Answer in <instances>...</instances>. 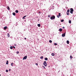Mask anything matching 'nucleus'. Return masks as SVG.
<instances>
[{
	"instance_id": "31",
	"label": "nucleus",
	"mask_w": 76,
	"mask_h": 76,
	"mask_svg": "<svg viewBox=\"0 0 76 76\" xmlns=\"http://www.w3.org/2000/svg\"><path fill=\"white\" fill-rule=\"evenodd\" d=\"M43 67L44 69H45V67L44 66H42Z\"/></svg>"
},
{
	"instance_id": "12",
	"label": "nucleus",
	"mask_w": 76,
	"mask_h": 76,
	"mask_svg": "<svg viewBox=\"0 0 76 76\" xmlns=\"http://www.w3.org/2000/svg\"><path fill=\"white\" fill-rule=\"evenodd\" d=\"M66 42L68 44H69V40H67Z\"/></svg>"
},
{
	"instance_id": "42",
	"label": "nucleus",
	"mask_w": 76,
	"mask_h": 76,
	"mask_svg": "<svg viewBox=\"0 0 76 76\" xmlns=\"http://www.w3.org/2000/svg\"><path fill=\"white\" fill-rule=\"evenodd\" d=\"M49 67H50V66H49Z\"/></svg>"
},
{
	"instance_id": "15",
	"label": "nucleus",
	"mask_w": 76,
	"mask_h": 76,
	"mask_svg": "<svg viewBox=\"0 0 76 76\" xmlns=\"http://www.w3.org/2000/svg\"><path fill=\"white\" fill-rule=\"evenodd\" d=\"M26 17V15H25V16H24L23 18V19H25V17Z\"/></svg>"
},
{
	"instance_id": "27",
	"label": "nucleus",
	"mask_w": 76,
	"mask_h": 76,
	"mask_svg": "<svg viewBox=\"0 0 76 76\" xmlns=\"http://www.w3.org/2000/svg\"><path fill=\"white\" fill-rule=\"evenodd\" d=\"M54 45H57V43H54Z\"/></svg>"
},
{
	"instance_id": "4",
	"label": "nucleus",
	"mask_w": 76,
	"mask_h": 76,
	"mask_svg": "<svg viewBox=\"0 0 76 76\" xmlns=\"http://www.w3.org/2000/svg\"><path fill=\"white\" fill-rule=\"evenodd\" d=\"M27 58V56H25L23 58V60H25V59H26Z\"/></svg>"
},
{
	"instance_id": "6",
	"label": "nucleus",
	"mask_w": 76,
	"mask_h": 76,
	"mask_svg": "<svg viewBox=\"0 0 76 76\" xmlns=\"http://www.w3.org/2000/svg\"><path fill=\"white\" fill-rule=\"evenodd\" d=\"M7 26H5L4 27V30H5V29H7Z\"/></svg>"
},
{
	"instance_id": "1",
	"label": "nucleus",
	"mask_w": 76,
	"mask_h": 76,
	"mask_svg": "<svg viewBox=\"0 0 76 76\" xmlns=\"http://www.w3.org/2000/svg\"><path fill=\"white\" fill-rule=\"evenodd\" d=\"M55 19V16H53L50 17V19L51 20H53V19Z\"/></svg>"
},
{
	"instance_id": "32",
	"label": "nucleus",
	"mask_w": 76,
	"mask_h": 76,
	"mask_svg": "<svg viewBox=\"0 0 76 76\" xmlns=\"http://www.w3.org/2000/svg\"><path fill=\"white\" fill-rule=\"evenodd\" d=\"M35 64L36 65H37V66H38V63H36Z\"/></svg>"
},
{
	"instance_id": "19",
	"label": "nucleus",
	"mask_w": 76,
	"mask_h": 76,
	"mask_svg": "<svg viewBox=\"0 0 76 76\" xmlns=\"http://www.w3.org/2000/svg\"><path fill=\"white\" fill-rule=\"evenodd\" d=\"M8 61H7V62L6 63V64H9V62H8Z\"/></svg>"
},
{
	"instance_id": "38",
	"label": "nucleus",
	"mask_w": 76,
	"mask_h": 76,
	"mask_svg": "<svg viewBox=\"0 0 76 76\" xmlns=\"http://www.w3.org/2000/svg\"><path fill=\"white\" fill-rule=\"evenodd\" d=\"M9 72H10V69L9 70Z\"/></svg>"
},
{
	"instance_id": "40",
	"label": "nucleus",
	"mask_w": 76,
	"mask_h": 76,
	"mask_svg": "<svg viewBox=\"0 0 76 76\" xmlns=\"http://www.w3.org/2000/svg\"><path fill=\"white\" fill-rule=\"evenodd\" d=\"M63 28H64V27H63Z\"/></svg>"
},
{
	"instance_id": "21",
	"label": "nucleus",
	"mask_w": 76,
	"mask_h": 76,
	"mask_svg": "<svg viewBox=\"0 0 76 76\" xmlns=\"http://www.w3.org/2000/svg\"><path fill=\"white\" fill-rule=\"evenodd\" d=\"M58 15H59V16H61V13H59Z\"/></svg>"
},
{
	"instance_id": "36",
	"label": "nucleus",
	"mask_w": 76,
	"mask_h": 76,
	"mask_svg": "<svg viewBox=\"0 0 76 76\" xmlns=\"http://www.w3.org/2000/svg\"><path fill=\"white\" fill-rule=\"evenodd\" d=\"M13 48H15V46H13Z\"/></svg>"
},
{
	"instance_id": "8",
	"label": "nucleus",
	"mask_w": 76,
	"mask_h": 76,
	"mask_svg": "<svg viewBox=\"0 0 76 76\" xmlns=\"http://www.w3.org/2000/svg\"><path fill=\"white\" fill-rule=\"evenodd\" d=\"M13 64H14V63H12L11 64V66H13Z\"/></svg>"
},
{
	"instance_id": "41",
	"label": "nucleus",
	"mask_w": 76,
	"mask_h": 76,
	"mask_svg": "<svg viewBox=\"0 0 76 76\" xmlns=\"http://www.w3.org/2000/svg\"><path fill=\"white\" fill-rule=\"evenodd\" d=\"M0 76H1V75L0 74Z\"/></svg>"
},
{
	"instance_id": "37",
	"label": "nucleus",
	"mask_w": 76,
	"mask_h": 76,
	"mask_svg": "<svg viewBox=\"0 0 76 76\" xmlns=\"http://www.w3.org/2000/svg\"><path fill=\"white\" fill-rule=\"evenodd\" d=\"M15 45V46H16V44H15V45Z\"/></svg>"
},
{
	"instance_id": "3",
	"label": "nucleus",
	"mask_w": 76,
	"mask_h": 76,
	"mask_svg": "<svg viewBox=\"0 0 76 76\" xmlns=\"http://www.w3.org/2000/svg\"><path fill=\"white\" fill-rule=\"evenodd\" d=\"M69 12H70V10H68L67 11V15H69Z\"/></svg>"
},
{
	"instance_id": "33",
	"label": "nucleus",
	"mask_w": 76,
	"mask_h": 76,
	"mask_svg": "<svg viewBox=\"0 0 76 76\" xmlns=\"http://www.w3.org/2000/svg\"><path fill=\"white\" fill-rule=\"evenodd\" d=\"M17 54H19V52L18 51L17 52Z\"/></svg>"
},
{
	"instance_id": "20",
	"label": "nucleus",
	"mask_w": 76,
	"mask_h": 76,
	"mask_svg": "<svg viewBox=\"0 0 76 76\" xmlns=\"http://www.w3.org/2000/svg\"><path fill=\"white\" fill-rule=\"evenodd\" d=\"M7 9L8 10H10V8H9V7H7Z\"/></svg>"
},
{
	"instance_id": "39",
	"label": "nucleus",
	"mask_w": 76,
	"mask_h": 76,
	"mask_svg": "<svg viewBox=\"0 0 76 76\" xmlns=\"http://www.w3.org/2000/svg\"><path fill=\"white\" fill-rule=\"evenodd\" d=\"M24 39H26V38H25Z\"/></svg>"
},
{
	"instance_id": "35",
	"label": "nucleus",
	"mask_w": 76,
	"mask_h": 76,
	"mask_svg": "<svg viewBox=\"0 0 76 76\" xmlns=\"http://www.w3.org/2000/svg\"><path fill=\"white\" fill-rule=\"evenodd\" d=\"M39 13H41V12L40 11L39 12Z\"/></svg>"
},
{
	"instance_id": "25",
	"label": "nucleus",
	"mask_w": 76,
	"mask_h": 76,
	"mask_svg": "<svg viewBox=\"0 0 76 76\" xmlns=\"http://www.w3.org/2000/svg\"><path fill=\"white\" fill-rule=\"evenodd\" d=\"M50 16H51V15H48V18H50Z\"/></svg>"
},
{
	"instance_id": "23",
	"label": "nucleus",
	"mask_w": 76,
	"mask_h": 76,
	"mask_svg": "<svg viewBox=\"0 0 76 76\" xmlns=\"http://www.w3.org/2000/svg\"><path fill=\"white\" fill-rule=\"evenodd\" d=\"M10 49H11V50H12V49H13V47H10Z\"/></svg>"
},
{
	"instance_id": "11",
	"label": "nucleus",
	"mask_w": 76,
	"mask_h": 76,
	"mask_svg": "<svg viewBox=\"0 0 76 76\" xmlns=\"http://www.w3.org/2000/svg\"><path fill=\"white\" fill-rule=\"evenodd\" d=\"M37 26H38L39 27H40V26H41V25L40 24H38L37 25Z\"/></svg>"
},
{
	"instance_id": "18",
	"label": "nucleus",
	"mask_w": 76,
	"mask_h": 76,
	"mask_svg": "<svg viewBox=\"0 0 76 76\" xmlns=\"http://www.w3.org/2000/svg\"><path fill=\"white\" fill-rule=\"evenodd\" d=\"M15 12L16 13H18L19 12V11H18V10H17L15 11Z\"/></svg>"
},
{
	"instance_id": "16",
	"label": "nucleus",
	"mask_w": 76,
	"mask_h": 76,
	"mask_svg": "<svg viewBox=\"0 0 76 76\" xmlns=\"http://www.w3.org/2000/svg\"><path fill=\"white\" fill-rule=\"evenodd\" d=\"M45 60L46 61L48 60V58H45Z\"/></svg>"
},
{
	"instance_id": "29",
	"label": "nucleus",
	"mask_w": 76,
	"mask_h": 76,
	"mask_svg": "<svg viewBox=\"0 0 76 76\" xmlns=\"http://www.w3.org/2000/svg\"><path fill=\"white\" fill-rule=\"evenodd\" d=\"M73 11H70V12L72 14V13H73Z\"/></svg>"
},
{
	"instance_id": "28",
	"label": "nucleus",
	"mask_w": 76,
	"mask_h": 76,
	"mask_svg": "<svg viewBox=\"0 0 76 76\" xmlns=\"http://www.w3.org/2000/svg\"><path fill=\"white\" fill-rule=\"evenodd\" d=\"M40 58L41 59H42V58H43V56H41V57H40Z\"/></svg>"
},
{
	"instance_id": "22",
	"label": "nucleus",
	"mask_w": 76,
	"mask_h": 76,
	"mask_svg": "<svg viewBox=\"0 0 76 76\" xmlns=\"http://www.w3.org/2000/svg\"><path fill=\"white\" fill-rule=\"evenodd\" d=\"M49 42H50V43H51V42H52V41L50 40L49 41Z\"/></svg>"
},
{
	"instance_id": "10",
	"label": "nucleus",
	"mask_w": 76,
	"mask_h": 76,
	"mask_svg": "<svg viewBox=\"0 0 76 76\" xmlns=\"http://www.w3.org/2000/svg\"><path fill=\"white\" fill-rule=\"evenodd\" d=\"M55 55V54H54V53H52V56H54Z\"/></svg>"
},
{
	"instance_id": "17",
	"label": "nucleus",
	"mask_w": 76,
	"mask_h": 76,
	"mask_svg": "<svg viewBox=\"0 0 76 76\" xmlns=\"http://www.w3.org/2000/svg\"><path fill=\"white\" fill-rule=\"evenodd\" d=\"M69 23H72V21H71V20H69Z\"/></svg>"
},
{
	"instance_id": "34",
	"label": "nucleus",
	"mask_w": 76,
	"mask_h": 76,
	"mask_svg": "<svg viewBox=\"0 0 76 76\" xmlns=\"http://www.w3.org/2000/svg\"><path fill=\"white\" fill-rule=\"evenodd\" d=\"M8 72V70L7 69L6 70V72Z\"/></svg>"
},
{
	"instance_id": "14",
	"label": "nucleus",
	"mask_w": 76,
	"mask_h": 76,
	"mask_svg": "<svg viewBox=\"0 0 76 76\" xmlns=\"http://www.w3.org/2000/svg\"><path fill=\"white\" fill-rule=\"evenodd\" d=\"M13 15H14V16H15L16 15V13H15V12H13Z\"/></svg>"
},
{
	"instance_id": "24",
	"label": "nucleus",
	"mask_w": 76,
	"mask_h": 76,
	"mask_svg": "<svg viewBox=\"0 0 76 76\" xmlns=\"http://www.w3.org/2000/svg\"><path fill=\"white\" fill-rule=\"evenodd\" d=\"M70 58H73V57H72V56H70Z\"/></svg>"
},
{
	"instance_id": "7",
	"label": "nucleus",
	"mask_w": 76,
	"mask_h": 76,
	"mask_svg": "<svg viewBox=\"0 0 76 76\" xmlns=\"http://www.w3.org/2000/svg\"><path fill=\"white\" fill-rule=\"evenodd\" d=\"M70 10H71V11L73 12V11H74L73 9L72 8H71L70 9Z\"/></svg>"
},
{
	"instance_id": "26",
	"label": "nucleus",
	"mask_w": 76,
	"mask_h": 76,
	"mask_svg": "<svg viewBox=\"0 0 76 76\" xmlns=\"http://www.w3.org/2000/svg\"><path fill=\"white\" fill-rule=\"evenodd\" d=\"M61 21V22H64V20H62Z\"/></svg>"
},
{
	"instance_id": "5",
	"label": "nucleus",
	"mask_w": 76,
	"mask_h": 76,
	"mask_svg": "<svg viewBox=\"0 0 76 76\" xmlns=\"http://www.w3.org/2000/svg\"><path fill=\"white\" fill-rule=\"evenodd\" d=\"M65 34H66V33H64V34H62V37H65Z\"/></svg>"
},
{
	"instance_id": "30",
	"label": "nucleus",
	"mask_w": 76,
	"mask_h": 76,
	"mask_svg": "<svg viewBox=\"0 0 76 76\" xmlns=\"http://www.w3.org/2000/svg\"><path fill=\"white\" fill-rule=\"evenodd\" d=\"M59 15H58L57 16V18H59Z\"/></svg>"
},
{
	"instance_id": "9",
	"label": "nucleus",
	"mask_w": 76,
	"mask_h": 76,
	"mask_svg": "<svg viewBox=\"0 0 76 76\" xmlns=\"http://www.w3.org/2000/svg\"><path fill=\"white\" fill-rule=\"evenodd\" d=\"M7 36L8 37H10V34H9V33H8L7 34Z\"/></svg>"
},
{
	"instance_id": "2",
	"label": "nucleus",
	"mask_w": 76,
	"mask_h": 76,
	"mask_svg": "<svg viewBox=\"0 0 76 76\" xmlns=\"http://www.w3.org/2000/svg\"><path fill=\"white\" fill-rule=\"evenodd\" d=\"M44 64L45 66H47V62L46 61H44Z\"/></svg>"
},
{
	"instance_id": "13",
	"label": "nucleus",
	"mask_w": 76,
	"mask_h": 76,
	"mask_svg": "<svg viewBox=\"0 0 76 76\" xmlns=\"http://www.w3.org/2000/svg\"><path fill=\"white\" fill-rule=\"evenodd\" d=\"M59 31L60 32H61V31H62V29L61 28H60L59 29Z\"/></svg>"
}]
</instances>
